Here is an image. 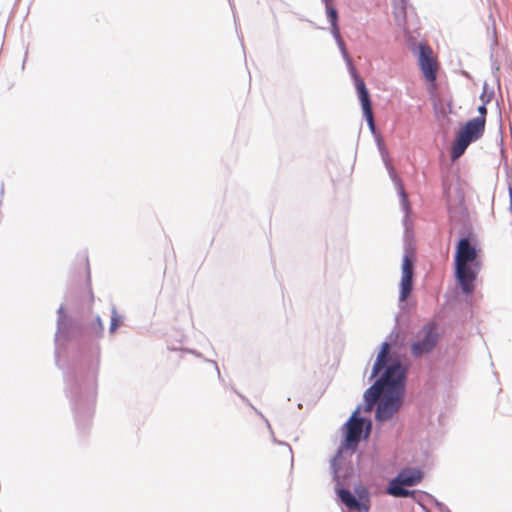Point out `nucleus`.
Masks as SVG:
<instances>
[{"label":"nucleus","mask_w":512,"mask_h":512,"mask_svg":"<svg viewBox=\"0 0 512 512\" xmlns=\"http://www.w3.org/2000/svg\"><path fill=\"white\" fill-rule=\"evenodd\" d=\"M418 62L425 79L430 82L431 87L435 89L438 63L434 57L432 49L428 45L421 44L419 46Z\"/></svg>","instance_id":"6e6552de"},{"label":"nucleus","mask_w":512,"mask_h":512,"mask_svg":"<svg viewBox=\"0 0 512 512\" xmlns=\"http://www.w3.org/2000/svg\"><path fill=\"white\" fill-rule=\"evenodd\" d=\"M438 343V331L435 323H428L417 334V339L411 344V354L420 357L430 353Z\"/></svg>","instance_id":"0eeeda50"},{"label":"nucleus","mask_w":512,"mask_h":512,"mask_svg":"<svg viewBox=\"0 0 512 512\" xmlns=\"http://www.w3.org/2000/svg\"><path fill=\"white\" fill-rule=\"evenodd\" d=\"M478 113H479V115L477 117H475L474 119H481L482 118L483 121H484V126H486L487 108H486V103L485 102L478 107Z\"/></svg>","instance_id":"2eb2a0df"},{"label":"nucleus","mask_w":512,"mask_h":512,"mask_svg":"<svg viewBox=\"0 0 512 512\" xmlns=\"http://www.w3.org/2000/svg\"><path fill=\"white\" fill-rule=\"evenodd\" d=\"M332 35L335 38V40L337 41V44H338L344 58L347 60L349 66H350V72L354 79L355 88H356L359 100L361 102L363 114H364L370 128L373 130L374 129V117H373V112H372V104H371L370 95L366 88L365 82L363 81V79L361 77H359L355 67L352 64V61L347 52L345 43L340 35V30H338V34H332Z\"/></svg>","instance_id":"20e7f679"},{"label":"nucleus","mask_w":512,"mask_h":512,"mask_svg":"<svg viewBox=\"0 0 512 512\" xmlns=\"http://www.w3.org/2000/svg\"><path fill=\"white\" fill-rule=\"evenodd\" d=\"M347 433H346V442L347 445H356L361 438L362 430H363V420L361 418L356 417V413L349 419L346 424Z\"/></svg>","instance_id":"9b49d317"},{"label":"nucleus","mask_w":512,"mask_h":512,"mask_svg":"<svg viewBox=\"0 0 512 512\" xmlns=\"http://www.w3.org/2000/svg\"><path fill=\"white\" fill-rule=\"evenodd\" d=\"M97 322H98L100 329L103 330V323L99 317L97 318Z\"/></svg>","instance_id":"dca6fc26"},{"label":"nucleus","mask_w":512,"mask_h":512,"mask_svg":"<svg viewBox=\"0 0 512 512\" xmlns=\"http://www.w3.org/2000/svg\"><path fill=\"white\" fill-rule=\"evenodd\" d=\"M122 322V316L117 312L115 308H113L111 313L110 333H114L117 328L122 325Z\"/></svg>","instance_id":"4468645a"},{"label":"nucleus","mask_w":512,"mask_h":512,"mask_svg":"<svg viewBox=\"0 0 512 512\" xmlns=\"http://www.w3.org/2000/svg\"><path fill=\"white\" fill-rule=\"evenodd\" d=\"M356 492L359 500H357L347 489L340 488L337 490L338 497L349 509L357 511H368L369 505L367 503L369 502V498L366 489L362 488Z\"/></svg>","instance_id":"9d476101"},{"label":"nucleus","mask_w":512,"mask_h":512,"mask_svg":"<svg viewBox=\"0 0 512 512\" xmlns=\"http://www.w3.org/2000/svg\"><path fill=\"white\" fill-rule=\"evenodd\" d=\"M485 132L483 119H470L467 121L457 133L456 139L451 147V158L456 160L461 157L467 147L480 138Z\"/></svg>","instance_id":"39448f33"},{"label":"nucleus","mask_w":512,"mask_h":512,"mask_svg":"<svg viewBox=\"0 0 512 512\" xmlns=\"http://www.w3.org/2000/svg\"><path fill=\"white\" fill-rule=\"evenodd\" d=\"M390 351V345L387 342H384L381 346V350L377 356L376 362L373 366L371 377H376L381 370L384 368L387 357Z\"/></svg>","instance_id":"f8f14e48"},{"label":"nucleus","mask_w":512,"mask_h":512,"mask_svg":"<svg viewBox=\"0 0 512 512\" xmlns=\"http://www.w3.org/2000/svg\"><path fill=\"white\" fill-rule=\"evenodd\" d=\"M402 196H403L404 199H406V194H405L404 191H402Z\"/></svg>","instance_id":"f3484780"},{"label":"nucleus","mask_w":512,"mask_h":512,"mask_svg":"<svg viewBox=\"0 0 512 512\" xmlns=\"http://www.w3.org/2000/svg\"><path fill=\"white\" fill-rule=\"evenodd\" d=\"M326 15L331 25L332 34H338V12L336 7L331 2L326 3Z\"/></svg>","instance_id":"ddd939ff"},{"label":"nucleus","mask_w":512,"mask_h":512,"mask_svg":"<svg viewBox=\"0 0 512 512\" xmlns=\"http://www.w3.org/2000/svg\"><path fill=\"white\" fill-rule=\"evenodd\" d=\"M423 472L417 468H404L390 482L388 494L394 497H408L411 492L402 486H414L421 482Z\"/></svg>","instance_id":"423d86ee"},{"label":"nucleus","mask_w":512,"mask_h":512,"mask_svg":"<svg viewBox=\"0 0 512 512\" xmlns=\"http://www.w3.org/2000/svg\"><path fill=\"white\" fill-rule=\"evenodd\" d=\"M405 368L400 363L390 365L384 375L364 394L369 409L381 398L376 419L386 421L398 411L404 393Z\"/></svg>","instance_id":"f257e3e1"},{"label":"nucleus","mask_w":512,"mask_h":512,"mask_svg":"<svg viewBox=\"0 0 512 512\" xmlns=\"http://www.w3.org/2000/svg\"><path fill=\"white\" fill-rule=\"evenodd\" d=\"M413 254L406 253L402 263V278L400 283V301H405L410 295L413 287Z\"/></svg>","instance_id":"1a4fd4ad"},{"label":"nucleus","mask_w":512,"mask_h":512,"mask_svg":"<svg viewBox=\"0 0 512 512\" xmlns=\"http://www.w3.org/2000/svg\"><path fill=\"white\" fill-rule=\"evenodd\" d=\"M332 35L335 38V40L337 41V44H338L344 58L347 60L349 66H350V72L354 79L355 88H356L359 100L361 102L363 114H364L370 128L373 130L374 129V117H373V112H372V104H371L370 95L366 88L365 82L363 81V79L361 77H359L355 67L352 64V61L347 52L345 43L340 35V30H338V34H332Z\"/></svg>","instance_id":"7ed1b4c3"},{"label":"nucleus","mask_w":512,"mask_h":512,"mask_svg":"<svg viewBox=\"0 0 512 512\" xmlns=\"http://www.w3.org/2000/svg\"><path fill=\"white\" fill-rule=\"evenodd\" d=\"M481 266L479 250L469 238H461L455 252V276L464 293L473 292Z\"/></svg>","instance_id":"f03ea898"}]
</instances>
